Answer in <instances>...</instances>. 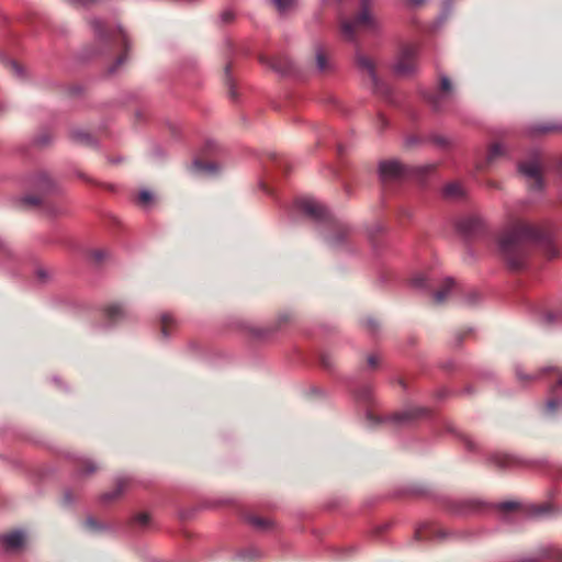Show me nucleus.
I'll use <instances>...</instances> for the list:
<instances>
[{
	"label": "nucleus",
	"instance_id": "f257e3e1",
	"mask_svg": "<svg viewBox=\"0 0 562 562\" xmlns=\"http://www.w3.org/2000/svg\"><path fill=\"white\" fill-rule=\"evenodd\" d=\"M548 239V232L531 225L521 218L510 217L498 239L499 251L510 269L525 266L528 256V243Z\"/></svg>",
	"mask_w": 562,
	"mask_h": 562
},
{
	"label": "nucleus",
	"instance_id": "f03ea898",
	"mask_svg": "<svg viewBox=\"0 0 562 562\" xmlns=\"http://www.w3.org/2000/svg\"><path fill=\"white\" fill-rule=\"evenodd\" d=\"M432 502L438 503L447 508L450 514L454 515H481L491 510L508 512L519 507L516 501H506L501 503H488L479 498L470 497L462 501H451L446 495H432Z\"/></svg>",
	"mask_w": 562,
	"mask_h": 562
},
{
	"label": "nucleus",
	"instance_id": "7ed1b4c3",
	"mask_svg": "<svg viewBox=\"0 0 562 562\" xmlns=\"http://www.w3.org/2000/svg\"><path fill=\"white\" fill-rule=\"evenodd\" d=\"M370 0H361V11L355 20H344L340 23L341 34L345 38L352 41L360 32H374L379 23L369 10Z\"/></svg>",
	"mask_w": 562,
	"mask_h": 562
},
{
	"label": "nucleus",
	"instance_id": "20e7f679",
	"mask_svg": "<svg viewBox=\"0 0 562 562\" xmlns=\"http://www.w3.org/2000/svg\"><path fill=\"white\" fill-rule=\"evenodd\" d=\"M490 463L502 470L538 469L544 467L541 460H529L516 454L496 452L488 459Z\"/></svg>",
	"mask_w": 562,
	"mask_h": 562
},
{
	"label": "nucleus",
	"instance_id": "39448f33",
	"mask_svg": "<svg viewBox=\"0 0 562 562\" xmlns=\"http://www.w3.org/2000/svg\"><path fill=\"white\" fill-rule=\"evenodd\" d=\"M419 52L418 44L407 43L404 44L396 57L393 65V70L400 76H407L413 74L417 68V55Z\"/></svg>",
	"mask_w": 562,
	"mask_h": 562
},
{
	"label": "nucleus",
	"instance_id": "423d86ee",
	"mask_svg": "<svg viewBox=\"0 0 562 562\" xmlns=\"http://www.w3.org/2000/svg\"><path fill=\"white\" fill-rule=\"evenodd\" d=\"M518 171L530 181L531 190H542L543 180L540 170V161L538 157L529 161H522L518 165Z\"/></svg>",
	"mask_w": 562,
	"mask_h": 562
},
{
	"label": "nucleus",
	"instance_id": "0eeeda50",
	"mask_svg": "<svg viewBox=\"0 0 562 562\" xmlns=\"http://www.w3.org/2000/svg\"><path fill=\"white\" fill-rule=\"evenodd\" d=\"M380 179L383 183L401 180L408 175V168L398 161H382L379 166Z\"/></svg>",
	"mask_w": 562,
	"mask_h": 562
},
{
	"label": "nucleus",
	"instance_id": "6e6552de",
	"mask_svg": "<svg viewBox=\"0 0 562 562\" xmlns=\"http://www.w3.org/2000/svg\"><path fill=\"white\" fill-rule=\"evenodd\" d=\"M25 547V532L21 529H13L7 533H0V550L7 553H14Z\"/></svg>",
	"mask_w": 562,
	"mask_h": 562
},
{
	"label": "nucleus",
	"instance_id": "1a4fd4ad",
	"mask_svg": "<svg viewBox=\"0 0 562 562\" xmlns=\"http://www.w3.org/2000/svg\"><path fill=\"white\" fill-rule=\"evenodd\" d=\"M296 206L304 214L315 221H326L329 217L328 210L314 199L304 198L296 201Z\"/></svg>",
	"mask_w": 562,
	"mask_h": 562
},
{
	"label": "nucleus",
	"instance_id": "9d476101",
	"mask_svg": "<svg viewBox=\"0 0 562 562\" xmlns=\"http://www.w3.org/2000/svg\"><path fill=\"white\" fill-rule=\"evenodd\" d=\"M91 26L99 41L117 40L120 38L125 47H127V38L122 30L106 31L105 25L101 20L94 19L91 21Z\"/></svg>",
	"mask_w": 562,
	"mask_h": 562
},
{
	"label": "nucleus",
	"instance_id": "9b49d317",
	"mask_svg": "<svg viewBox=\"0 0 562 562\" xmlns=\"http://www.w3.org/2000/svg\"><path fill=\"white\" fill-rule=\"evenodd\" d=\"M247 525L251 526L255 530L259 532H267L268 530L274 527V521L260 516L248 515L246 516Z\"/></svg>",
	"mask_w": 562,
	"mask_h": 562
},
{
	"label": "nucleus",
	"instance_id": "f8f14e48",
	"mask_svg": "<svg viewBox=\"0 0 562 562\" xmlns=\"http://www.w3.org/2000/svg\"><path fill=\"white\" fill-rule=\"evenodd\" d=\"M357 65L362 71H366L369 75L373 86H376L378 78H376L373 60L368 56L358 54L357 55Z\"/></svg>",
	"mask_w": 562,
	"mask_h": 562
},
{
	"label": "nucleus",
	"instance_id": "ddd939ff",
	"mask_svg": "<svg viewBox=\"0 0 562 562\" xmlns=\"http://www.w3.org/2000/svg\"><path fill=\"white\" fill-rule=\"evenodd\" d=\"M426 413L427 412L424 408L414 407V408H409L407 411L394 414L392 416V420H394L395 423L408 422V420L418 418L420 416H424Z\"/></svg>",
	"mask_w": 562,
	"mask_h": 562
},
{
	"label": "nucleus",
	"instance_id": "4468645a",
	"mask_svg": "<svg viewBox=\"0 0 562 562\" xmlns=\"http://www.w3.org/2000/svg\"><path fill=\"white\" fill-rule=\"evenodd\" d=\"M546 372H551L553 374V378L555 379L554 387H562V371L559 368H553V367L544 368L539 372V375H537V376H525L521 374L519 369L516 370L517 376L520 381L535 380V379L541 376Z\"/></svg>",
	"mask_w": 562,
	"mask_h": 562
},
{
	"label": "nucleus",
	"instance_id": "2eb2a0df",
	"mask_svg": "<svg viewBox=\"0 0 562 562\" xmlns=\"http://www.w3.org/2000/svg\"><path fill=\"white\" fill-rule=\"evenodd\" d=\"M104 315L110 322H119L127 316V311L121 304H110L104 308Z\"/></svg>",
	"mask_w": 562,
	"mask_h": 562
},
{
	"label": "nucleus",
	"instance_id": "dca6fc26",
	"mask_svg": "<svg viewBox=\"0 0 562 562\" xmlns=\"http://www.w3.org/2000/svg\"><path fill=\"white\" fill-rule=\"evenodd\" d=\"M161 334L165 337H168L175 328L178 326V322L175 316L170 313H165L161 315Z\"/></svg>",
	"mask_w": 562,
	"mask_h": 562
},
{
	"label": "nucleus",
	"instance_id": "f3484780",
	"mask_svg": "<svg viewBox=\"0 0 562 562\" xmlns=\"http://www.w3.org/2000/svg\"><path fill=\"white\" fill-rule=\"evenodd\" d=\"M453 284H454L453 280L450 279V278H447L443 281V284H442L441 289L434 293L435 302L436 303H442L447 299V296L449 295Z\"/></svg>",
	"mask_w": 562,
	"mask_h": 562
},
{
	"label": "nucleus",
	"instance_id": "a211bd4d",
	"mask_svg": "<svg viewBox=\"0 0 562 562\" xmlns=\"http://www.w3.org/2000/svg\"><path fill=\"white\" fill-rule=\"evenodd\" d=\"M552 512V507L549 502L542 503L540 505H529V514L535 517H542Z\"/></svg>",
	"mask_w": 562,
	"mask_h": 562
},
{
	"label": "nucleus",
	"instance_id": "6ab92c4d",
	"mask_svg": "<svg viewBox=\"0 0 562 562\" xmlns=\"http://www.w3.org/2000/svg\"><path fill=\"white\" fill-rule=\"evenodd\" d=\"M443 194L447 198H458L463 194V188L458 182H451L445 187Z\"/></svg>",
	"mask_w": 562,
	"mask_h": 562
},
{
	"label": "nucleus",
	"instance_id": "aec40b11",
	"mask_svg": "<svg viewBox=\"0 0 562 562\" xmlns=\"http://www.w3.org/2000/svg\"><path fill=\"white\" fill-rule=\"evenodd\" d=\"M120 494H102L98 497V506L106 508L108 506L119 502Z\"/></svg>",
	"mask_w": 562,
	"mask_h": 562
},
{
	"label": "nucleus",
	"instance_id": "412c9836",
	"mask_svg": "<svg viewBox=\"0 0 562 562\" xmlns=\"http://www.w3.org/2000/svg\"><path fill=\"white\" fill-rule=\"evenodd\" d=\"M272 2L282 14L289 12L295 5V0H272Z\"/></svg>",
	"mask_w": 562,
	"mask_h": 562
},
{
	"label": "nucleus",
	"instance_id": "4be33fe9",
	"mask_svg": "<svg viewBox=\"0 0 562 562\" xmlns=\"http://www.w3.org/2000/svg\"><path fill=\"white\" fill-rule=\"evenodd\" d=\"M505 154V149L501 144H493L487 154V162L494 161L497 157Z\"/></svg>",
	"mask_w": 562,
	"mask_h": 562
},
{
	"label": "nucleus",
	"instance_id": "5701e85b",
	"mask_svg": "<svg viewBox=\"0 0 562 562\" xmlns=\"http://www.w3.org/2000/svg\"><path fill=\"white\" fill-rule=\"evenodd\" d=\"M193 166L196 170L203 172H215L217 170V165L214 162H203L201 160H195Z\"/></svg>",
	"mask_w": 562,
	"mask_h": 562
},
{
	"label": "nucleus",
	"instance_id": "b1692460",
	"mask_svg": "<svg viewBox=\"0 0 562 562\" xmlns=\"http://www.w3.org/2000/svg\"><path fill=\"white\" fill-rule=\"evenodd\" d=\"M439 90L442 94L452 92V83L446 75H439Z\"/></svg>",
	"mask_w": 562,
	"mask_h": 562
},
{
	"label": "nucleus",
	"instance_id": "393cba45",
	"mask_svg": "<svg viewBox=\"0 0 562 562\" xmlns=\"http://www.w3.org/2000/svg\"><path fill=\"white\" fill-rule=\"evenodd\" d=\"M98 464L90 459H85L80 463V471L85 474L94 473L98 470Z\"/></svg>",
	"mask_w": 562,
	"mask_h": 562
},
{
	"label": "nucleus",
	"instance_id": "a878e982",
	"mask_svg": "<svg viewBox=\"0 0 562 562\" xmlns=\"http://www.w3.org/2000/svg\"><path fill=\"white\" fill-rule=\"evenodd\" d=\"M560 322H562V315H557L553 313H547L541 317V323L544 326H550L552 324L560 323Z\"/></svg>",
	"mask_w": 562,
	"mask_h": 562
},
{
	"label": "nucleus",
	"instance_id": "bb28decb",
	"mask_svg": "<svg viewBox=\"0 0 562 562\" xmlns=\"http://www.w3.org/2000/svg\"><path fill=\"white\" fill-rule=\"evenodd\" d=\"M316 64L319 70L324 71L327 69V58L325 52L322 48L317 49L316 52Z\"/></svg>",
	"mask_w": 562,
	"mask_h": 562
},
{
	"label": "nucleus",
	"instance_id": "cd10ccee",
	"mask_svg": "<svg viewBox=\"0 0 562 562\" xmlns=\"http://www.w3.org/2000/svg\"><path fill=\"white\" fill-rule=\"evenodd\" d=\"M428 529V524H422L419 527L415 528V532H413V540L417 542H422L426 540V536H424V531Z\"/></svg>",
	"mask_w": 562,
	"mask_h": 562
},
{
	"label": "nucleus",
	"instance_id": "c85d7f7f",
	"mask_svg": "<svg viewBox=\"0 0 562 562\" xmlns=\"http://www.w3.org/2000/svg\"><path fill=\"white\" fill-rule=\"evenodd\" d=\"M71 137L74 140L83 143V144H90V142H91L90 135L85 132H81V131L72 132Z\"/></svg>",
	"mask_w": 562,
	"mask_h": 562
},
{
	"label": "nucleus",
	"instance_id": "c756f323",
	"mask_svg": "<svg viewBox=\"0 0 562 562\" xmlns=\"http://www.w3.org/2000/svg\"><path fill=\"white\" fill-rule=\"evenodd\" d=\"M86 526H88V528L92 530H104L106 528L104 527V525L100 524L91 516H88V518H86Z\"/></svg>",
	"mask_w": 562,
	"mask_h": 562
},
{
	"label": "nucleus",
	"instance_id": "7c9ffc66",
	"mask_svg": "<svg viewBox=\"0 0 562 562\" xmlns=\"http://www.w3.org/2000/svg\"><path fill=\"white\" fill-rule=\"evenodd\" d=\"M21 203L30 206H35L40 204V199L37 196L26 195L21 199Z\"/></svg>",
	"mask_w": 562,
	"mask_h": 562
},
{
	"label": "nucleus",
	"instance_id": "2f4dec72",
	"mask_svg": "<svg viewBox=\"0 0 562 562\" xmlns=\"http://www.w3.org/2000/svg\"><path fill=\"white\" fill-rule=\"evenodd\" d=\"M151 199H153V195L149 191H142L138 194V201H139V203H142L144 205L148 204L151 201Z\"/></svg>",
	"mask_w": 562,
	"mask_h": 562
},
{
	"label": "nucleus",
	"instance_id": "473e14b6",
	"mask_svg": "<svg viewBox=\"0 0 562 562\" xmlns=\"http://www.w3.org/2000/svg\"><path fill=\"white\" fill-rule=\"evenodd\" d=\"M135 522H137L138 525H140L143 527L147 526L149 522L148 514H146V513L137 514V516H135Z\"/></svg>",
	"mask_w": 562,
	"mask_h": 562
},
{
	"label": "nucleus",
	"instance_id": "72a5a7b5",
	"mask_svg": "<svg viewBox=\"0 0 562 562\" xmlns=\"http://www.w3.org/2000/svg\"><path fill=\"white\" fill-rule=\"evenodd\" d=\"M228 504H231L229 498L217 499L216 502H213V503L206 505V508H216V507H221V506L228 505Z\"/></svg>",
	"mask_w": 562,
	"mask_h": 562
},
{
	"label": "nucleus",
	"instance_id": "f704fd0d",
	"mask_svg": "<svg viewBox=\"0 0 562 562\" xmlns=\"http://www.w3.org/2000/svg\"><path fill=\"white\" fill-rule=\"evenodd\" d=\"M412 283L414 286H426V278L424 276H416L413 278Z\"/></svg>",
	"mask_w": 562,
	"mask_h": 562
},
{
	"label": "nucleus",
	"instance_id": "c9c22d12",
	"mask_svg": "<svg viewBox=\"0 0 562 562\" xmlns=\"http://www.w3.org/2000/svg\"><path fill=\"white\" fill-rule=\"evenodd\" d=\"M233 18H234V13H233L232 11H229V10L224 11V12L222 13V15H221V19H222V21H223L224 23H228V22H231V21L233 20Z\"/></svg>",
	"mask_w": 562,
	"mask_h": 562
},
{
	"label": "nucleus",
	"instance_id": "e433bc0d",
	"mask_svg": "<svg viewBox=\"0 0 562 562\" xmlns=\"http://www.w3.org/2000/svg\"><path fill=\"white\" fill-rule=\"evenodd\" d=\"M368 364L371 367V368H375L378 366V357L375 355H370L368 357Z\"/></svg>",
	"mask_w": 562,
	"mask_h": 562
},
{
	"label": "nucleus",
	"instance_id": "4c0bfd02",
	"mask_svg": "<svg viewBox=\"0 0 562 562\" xmlns=\"http://www.w3.org/2000/svg\"><path fill=\"white\" fill-rule=\"evenodd\" d=\"M440 98L441 97H435V98H430L429 99V102L434 105L435 109L439 110L440 109Z\"/></svg>",
	"mask_w": 562,
	"mask_h": 562
},
{
	"label": "nucleus",
	"instance_id": "58836bf2",
	"mask_svg": "<svg viewBox=\"0 0 562 562\" xmlns=\"http://www.w3.org/2000/svg\"><path fill=\"white\" fill-rule=\"evenodd\" d=\"M559 403L555 400H550L547 403V407L549 411L553 412L558 407Z\"/></svg>",
	"mask_w": 562,
	"mask_h": 562
},
{
	"label": "nucleus",
	"instance_id": "ea45409f",
	"mask_svg": "<svg viewBox=\"0 0 562 562\" xmlns=\"http://www.w3.org/2000/svg\"><path fill=\"white\" fill-rule=\"evenodd\" d=\"M553 130H554V127H552V126H539L537 128V132H539V133H547V132H550V131H553Z\"/></svg>",
	"mask_w": 562,
	"mask_h": 562
},
{
	"label": "nucleus",
	"instance_id": "a19ab883",
	"mask_svg": "<svg viewBox=\"0 0 562 562\" xmlns=\"http://www.w3.org/2000/svg\"><path fill=\"white\" fill-rule=\"evenodd\" d=\"M10 66L15 71L16 75H21L22 74L21 67L16 63H11Z\"/></svg>",
	"mask_w": 562,
	"mask_h": 562
},
{
	"label": "nucleus",
	"instance_id": "79ce46f5",
	"mask_svg": "<svg viewBox=\"0 0 562 562\" xmlns=\"http://www.w3.org/2000/svg\"><path fill=\"white\" fill-rule=\"evenodd\" d=\"M367 326H368V328H370L373 331L376 327V323L372 319H368Z\"/></svg>",
	"mask_w": 562,
	"mask_h": 562
},
{
	"label": "nucleus",
	"instance_id": "37998d69",
	"mask_svg": "<svg viewBox=\"0 0 562 562\" xmlns=\"http://www.w3.org/2000/svg\"><path fill=\"white\" fill-rule=\"evenodd\" d=\"M271 67H272L273 69H276L277 71H280V72H285V71H288V69H286V68H281V67H279L276 63H271Z\"/></svg>",
	"mask_w": 562,
	"mask_h": 562
},
{
	"label": "nucleus",
	"instance_id": "c03bdc74",
	"mask_svg": "<svg viewBox=\"0 0 562 562\" xmlns=\"http://www.w3.org/2000/svg\"><path fill=\"white\" fill-rule=\"evenodd\" d=\"M70 496H72V495L71 494L64 495V504L69 505L72 502V499H70Z\"/></svg>",
	"mask_w": 562,
	"mask_h": 562
},
{
	"label": "nucleus",
	"instance_id": "a18cd8bd",
	"mask_svg": "<svg viewBox=\"0 0 562 562\" xmlns=\"http://www.w3.org/2000/svg\"><path fill=\"white\" fill-rule=\"evenodd\" d=\"M125 59H126V55H125V54H124V55H121V56L117 58V60H116V66H119V65L123 64V63L125 61Z\"/></svg>",
	"mask_w": 562,
	"mask_h": 562
},
{
	"label": "nucleus",
	"instance_id": "49530a36",
	"mask_svg": "<svg viewBox=\"0 0 562 562\" xmlns=\"http://www.w3.org/2000/svg\"><path fill=\"white\" fill-rule=\"evenodd\" d=\"M409 3L414 4V5H420L424 3L425 0H408Z\"/></svg>",
	"mask_w": 562,
	"mask_h": 562
},
{
	"label": "nucleus",
	"instance_id": "de8ad7c7",
	"mask_svg": "<svg viewBox=\"0 0 562 562\" xmlns=\"http://www.w3.org/2000/svg\"><path fill=\"white\" fill-rule=\"evenodd\" d=\"M446 537V533L440 531V532H437V538L439 539H443Z\"/></svg>",
	"mask_w": 562,
	"mask_h": 562
},
{
	"label": "nucleus",
	"instance_id": "09e8293b",
	"mask_svg": "<svg viewBox=\"0 0 562 562\" xmlns=\"http://www.w3.org/2000/svg\"><path fill=\"white\" fill-rule=\"evenodd\" d=\"M430 169H434V166H425V167H423V171L424 172H426V171H428Z\"/></svg>",
	"mask_w": 562,
	"mask_h": 562
},
{
	"label": "nucleus",
	"instance_id": "8fccbe9b",
	"mask_svg": "<svg viewBox=\"0 0 562 562\" xmlns=\"http://www.w3.org/2000/svg\"><path fill=\"white\" fill-rule=\"evenodd\" d=\"M560 173L562 176V159H561V162H560Z\"/></svg>",
	"mask_w": 562,
	"mask_h": 562
},
{
	"label": "nucleus",
	"instance_id": "3c124183",
	"mask_svg": "<svg viewBox=\"0 0 562 562\" xmlns=\"http://www.w3.org/2000/svg\"><path fill=\"white\" fill-rule=\"evenodd\" d=\"M557 472L559 473L560 476H562V469L561 470H557Z\"/></svg>",
	"mask_w": 562,
	"mask_h": 562
},
{
	"label": "nucleus",
	"instance_id": "603ef678",
	"mask_svg": "<svg viewBox=\"0 0 562 562\" xmlns=\"http://www.w3.org/2000/svg\"><path fill=\"white\" fill-rule=\"evenodd\" d=\"M414 492L419 493V492H423V491L422 490H415Z\"/></svg>",
	"mask_w": 562,
	"mask_h": 562
},
{
	"label": "nucleus",
	"instance_id": "864d4df0",
	"mask_svg": "<svg viewBox=\"0 0 562 562\" xmlns=\"http://www.w3.org/2000/svg\"><path fill=\"white\" fill-rule=\"evenodd\" d=\"M561 562H562V558H561Z\"/></svg>",
	"mask_w": 562,
	"mask_h": 562
}]
</instances>
